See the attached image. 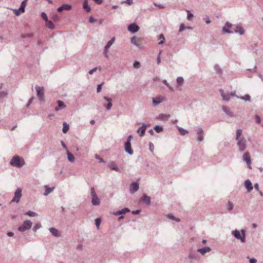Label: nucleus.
I'll list each match as a JSON object with an SVG mask.
<instances>
[{
    "label": "nucleus",
    "mask_w": 263,
    "mask_h": 263,
    "mask_svg": "<svg viewBox=\"0 0 263 263\" xmlns=\"http://www.w3.org/2000/svg\"><path fill=\"white\" fill-rule=\"evenodd\" d=\"M10 164L12 166L21 167L25 164V162L23 160H21L19 156H14L11 159Z\"/></svg>",
    "instance_id": "f257e3e1"
},
{
    "label": "nucleus",
    "mask_w": 263,
    "mask_h": 263,
    "mask_svg": "<svg viewBox=\"0 0 263 263\" xmlns=\"http://www.w3.org/2000/svg\"><path fill=\"white\" fill-rule=\"evenodd\" d=\"M233 235L237 239L240 240L241 242H245L246 240V231L244 229L241 230L240 232L235 230L232 232Z\"/></svg>",
    "instance_id": "f03ea898"
},
{
    "label": "nucleus",
    "mask_w": 263,
    "mask_h": 263,
    "mask_svg": "<svg viewBox=\"0 0 263 263\" xmlns=\"http://www.w3.org/2000/svg\"><path fill=\"white\" fill-rule=\"evenodd\" d=\"M236 141H237L236 145L238 151L240 152H244L247 148V140L246 139L242 138V139Z\"/></svg>",
    "instance_id": "7ed1b4c3"
},
{
    "label": "nucleus",
    "mask_w": 263,
    "mask_h": 263,
    "mask_svg": "<svg viewBox=\"0 0 263 263\" xmlns=\"http://www.w3.org/2000/svg\"><path fill=\"white\" fill-rule=\"evenodd\" d=\"M32 226V222L29 220H25L22 226H21L18 230L21 232H25L26 230H30Z\"/></svg>",
    "instance_id": "20e7f679"
},
{
    "label": "nucleus",
    "mask_w": 263,
    "mask_h": 263,
    "mask_svg": "<svg viewBox=\"0 0 263 263\" xmlns=\"http://www.w3.org/2000/svg\"><path fill=\"white\" fill-rule=\"evenodd\" d=\"M22 196V189L21 188H17L14 193V196L12 200L11 201V203H18L20 201Z\"/></svg>",
    "instance_id": "39448f33"
},
{
    "label": "nucleus",
    "mask_w": 263,
    "mask_h": 263,
    "mask_svg": "<svg viewBox=\"0 0 263 263\" xmlns=\"http://www.w3.org/2000/svg\"><path fill=\"white\" fill-rule=\"evenodd\" d=\"M196 134L198 135L197 140L201 142L203 140V130L200 126L196 127L195 128Z\"/></svg>",
    "instance_id": "423d86ee"
},
{
    "label": "nucleus",
    "mask_w": 263,
    "mask_h": 263,
    "mask_svg": "<svg viewBox=\"0 0 263 263\" xmlns=\"http://www.w3.org/2000/svg\"><path fill=\"white\" fill-rule=\"evenodd\" d=\"M232 31H234V33H237L242 35L245 33V30L242 28V27L239 25L237 24L235 26H233L232 27Z\"/></svg>",
    "instance_id": "0eeeda50"
},
{
    "label": "nucleus",
    "mask_w": 263,
    "mask_h": 263,
    "mask_svg": "<svg viewBox=\"0 0 263 263\" xmlns=\"http://www.w3.org/2000/svg\"><path fill=\"white\" fill-rule=\"evenodd\" d=\"M232 27L233 25L231 23L227 22L222 28V30L225 33H234V31H232Z\"/></svg>",
    "instance_id": "6e6552de"
},
{
    "label": "nucleus",
    "mask_w": 263,
    "mask_h": 263,
    "mask_svg": "<svg viewBox=\"0 0 263 263\" xmlns=\"http://www.w3.org/2000/svg\"><path fill=\"white\" fill-rule=\"evenodd\" d=\"M242 159L244 161H245L248 165V167L249 168H251V158H250V155L249 152H246L242 156Z\"/></svg>",
    "instance_id": "1a4fd4ad"
},
{
    "label": "nucleus",
    "mask_w": 263,
    "mask_h": 263,
    "mask_svg": "<svg viewBox=\"0 0 263 263\" xmlns=\"http://www.w3.org/2000/svg\"><path fill=\"white\" fill-rule=\"evenodd\" d=\"M128 30L132 33L137 32L139 30V27L136 23H132L128 25Z\"/></svg>",
    "instance_id": "9d476101"
},
{
    "label": "nucleus",
    "mask_w": 263,
    "mask_h": 263,
    "mask_svg": "<svg viewBox=\"0 0 263 263\" xmlns=\"http://www.w3.org/2000/svg\"><path fill=\"white\" fill-rule=\"evenodd\" d=\"M139 188V184L137 182H134L130 185L129 192L131 194H133L137 192Z\"/></svg>",
    "instance_id": "9b49d317"
},
{
    "label": "nucleus",
    "mask_w": 263,
    "mask_h": 263,
    "mask_svg": "<svg viewBox=\"0 0 263 263\" xmlns=\"http://www.w3.org/2000/svg\"><path fill=\"white\" fill-rule=\"evenodd\" d=\"M141 201L144 203L146 205H149L151 202V199L149 196L144 194L141 198Z\"/></svg>",
    "instance_id": "f8f14e48"
},
{
    "label": "nucleus",
    "mask_w": 263,
    "mask_h": 263,
    "mask_svg": "<svg viewBox=\"0 0 263 263\" xmlns=\"http://www.w3.org/2000/svg\"><path fill=\"white\" fill-rule=\"evenodd\" d=\"M125 151L129 155H132L134 153L133 150L132 148L131 143H125L124 144Z\"/></svg>",
    "instance_id": "ddd939ff"
},
{
    "label": "nucleus",
    "mask_w": 263,
    "mask_h": 263,
    "mask_svg": "<svg viewBox=\"0 0 263 263\" xmlns=\"http://www.w3.org/2000/svg\"><path fill=\"white\" fill-rule=\"evenodd\" d=\"M146 127V124L143 123L142 125L137 130V133L139 134L140 137H142L144 135Z\"/></svg>",
    "instance_id": "4468645a"
},
{
    "label": "nucleus",
    "mask_w": 263,
    "mask_h": 263,
    "mask_svg": "<svg viewBox=\"0 0 263 263\" xmlns=\"http://www.w3.org/2000/svg\"><path fill=\"white\" fill-rule=\"evenodd\" d=\"M36 90L37 92V96L39 98L40 100H42L43 97L44 96V89L43 87H40L39 86L36 87Z\"/></svg>",
    "instance_id": "2eb2a0df"
},
{
    "label": "nucleus",
    "mask_w": 263,
    "mask_h": 263,
    "mask_svg": "<svg viewBox=\"0 0 263 263\" xmlns=\"http://www.w3.org/2000/svg\"><path fill=\"white\" fill-rule=\"evenodd\" d=\"M222 110L224 113L229 117H234V113L230 110V109L225 106L222 107Z\"/></svg>",
    "instance_id": "dca6fc26"
},
{
    "label": "nucleus",
    "mask_w": 263,
    "mask_h": 263,
    "mask_svg": "<svg viewBox=\"0 0 263 263\" xmlns=\"http://www.w3.org/2000/svg\"><path fill=\"white\" fill-rule=\"evenodd\" d=\"M163 100V98L161 97H158L153 99V104L155 106H156L160 104L161 102H162Z\"/></svg>",
    "instance_id": "f3484780"
},
{
    "label": "nucleus",
    "mask_w": 263,
    "mask_h": 263,
    "mask_svg": "<svg viewBox=\"0 0 263 263\" xmlns=\"http://www.w3.org/2000/svg\"><path fill=\"white\" fill-rule=\"evenodd\" d=\"M245 186L247 189L248 192H251L253 190L252 183L249 179H247L245 181Z\"/></svg>",
    "instance_id": "a211bd4d"
},
{
    "label": "nucleus",
    "mask_w": 263,
    "mask_h": 263,
    "mask_svg": "<svg viewBox=\"0 0 263 263\" xmlns=\"http://www.w3.org/2000/svg\"><path fill=\"white\" fill-rule=\"evenodd\" d=\"M211 250V249L209 247H205L202 248H199L197 249V252L200 253L202 255H204L206 252H209Z\"/></svg>",
    "instance_id": "6ab92c4d"
},
{
    "label": "nucleus",
    "mask_w": 263,
    "mask_h": 263,
    "mask_svg": "<svg viewBox=\"0 0 263 263\" xmlns=\"http://www.w3.org/2000/svg\"><path fill=\"white\" fill-rule=\"evenodd\" d=\"M104 99L106 101H107L108 102V104H107V105L105 106L106 109L107 110H109L111 109V108L112 106V104L111 103V101H112V100L111 98H108L107 97H104Z\"/></svg>",
    "instance_id": "aec40b11"
},
{
    "label": "nucleus",
    "mask_w": 263,
    "mask_h": 263,
    "mask_svg": "<svg viewBox=\"0 0 263 263\" xmlns=\"http://www.w3.org/2000/svg\"><path fill=\"white\" fill-rule=\"evenodd\" d=\"M141 41V39L137 36H133L131 38V43L136 46L139 47V43Z\"/></svg>",
    "instance_id": "412c9836"
},
{
    "label": "nucleus",
    "mask_w": 263,
    "mask_h": 263,
    "mask_svg": "<svg viewBox=\"0 0 263 263\" xmlns=\"http://www.w3.org/2000/svg\"><path fill=\"white\" fill-rule=\"evenodd\" d=\"M49 231L54 237H58L60 236V233L58 230L54 228H50L49 229Z\"/></svg>",
    "instance_id": "4be33fe9"
},
{
    "label": "nucleus",
    "mask_w": 263,
    "mask_h": 263,
    "mask_svg": "<svg viewBox=\"0 0 263 263\" xmlns=\"http://www.w3.org/2000/svg\"><path fill=\"white\" fill-rule=\"evenodd\" d=\"M219 92H220L221 96L223 100L228 101L230 100V95L229 94H225L224 91L222 89H219Z\"/></svg>",
    "instance_id": "5701e85b"
},
{
    "label": "nucleus",
    "mask_w": 263,
    "mask_h": 263,
    "mask_svg": "<svg viewBox=\"0 0 263 263\" xmlns=\"http://www.w3.org/2000/svg\"><path fill=\"white\" fill-rule=\"evenodd\" d=\"M129 212H130V210L127 208H125L121 210H119V211H117L116 212H115L114 215H119L124 214H125L126 213H128Z\"/></svg>",
    "instance_id": "b1692460"
},
{
    "label": "nucleus",
    "mask_w": 263,
    "mask_h": 263,
    "mask_svg": "<svg viewBox=\"0 0 263 263\" xmlns=\"http://www.w3.org/2000/svg\"><path fill=\"white\" fill-rule=\"evenodd\" d=\"M108 167L116 172H120V169L118 168L116 164L114 162H111L108 164Z\"/></svg>",
    "instance_id": "393cba45"
},
{
    "label": "nucleus",
    "mask_w": 263,
    "mask_h": 263,
    "mask_svg": "<svg viewBox=\"0 0 263 263\" xmlns=\"http://www.w3.org/2000/svg\"><path fill=\"white\" fill-rule=\"evenodd\" d=\"M45 192L44 193V196H47L51 193L54 190V187H49L47 185H45Z\"/></svg>",
    "instance_id": "a878e982"
},
{
    "label": "nucleus",
    "mask_w": 263,
    "mask_h": 263,
    "mask_svg": "<svg viewBox=\"0 0 263 263\" xmlns=\"http://www.w3.org/2000/svg\"><path fill=\"white\" fill-rule=\"evenodd\" d=\"M91 203L93 205H99L100 204V201L97 196L92 197Z\"/></svg>",
    "instance_id": "bb28decb"
},
{
    "label": "nucleus",
    "mask_w": 263,
    "mask_h": 263,
    "mask_svg": "<svg viewBox=\"0 0 263 263\" xmlns=\"http://www.w3.org/2000/svg\"><path fill=\"white\" fill-rule=\"evenodd\" d=\"M57 103L58 106L55 109L56 111H58L62 108H65L66 107V105L62 101L58 100Z\"/></svg>",
    "instance_id": "cd10ccee"
},
{
    "label": "nucleus",
    "mask_w": 263,
    "mask_h": 263,
    "mask_svg": "<svg viewBox=\"0 0 263 263\" xmlns=\"http://www.w3.org/2000/svg\"><path fill=\"white\" fill-rule=\"evenodd\" d=\"M177 128L179 133L182 136H184L189 133V132L186 129H185L181 127L177 126Z\"/></svg>",
    "instance_id": "c85d7f7f"
},
{
    "label": "nucleus",
    "mask_w": 263,
    "mask_h": 263,
    "mask_svg": "<svg viewBox=\"0 0 263 263\" xmlns=\"http://www.w3.org/2000/svg\"><path fill=\"white\" fill-rule=\"evenodd\" d=\"M242 131L241 129H237L236 132V140H238L242 139V137H241L242 135Z\"/></svg>",
    "instance_id": "c756f323"
},
{
    "label": "nucleus",
    "mask_w": 263,
    "mask_h": 263,
    "mask_svg": "<svg viewBox=\"0 0 263 263\" xmlns=\"http://www.w3.org/2000/svg\"><path fill=\"white\" fill-rule=\"evenodd\" d=\"M67 159L70 162H73L75 160L74 157L68 151H67Z\"/></svg>",
    "instance_id": "7c9ffc66"
},
{
    "label": "nucleus",
    "mask_w": 263,
    "mask_h": 263,
    "mask_svg": "<svg viewBox=\"0 0 263 263\" xmlns=\"http://www.w3.org/2000/svg\"><path fill=\"white\" fill-rule=\"evenodd\" d=\"M236 98H238V99H240L241 100H245L246 101H250V99H251V97L249 95H245L244 96H242V97H239V96H236Z\"/></svg>",
    "instance_id": "2f4dec72"
},
{
    "label": "nucleus",
    "mask_w": 263,
    "mask_h": 263,
    "mask_svg": "<svg viewBox=\"0 0 263 263\" xmlns=\"http://www.w3.org/2000/svg\"><path fill=\"white\" fill-rule=\"evenodd\" d=\"M115 40V38L113 37L111 40H110L106 44L104 48L106 49H109L110 46L114 44Z\"/></svg>",
    "instance_id": "473e14b6"
},
{
    "label": "nucleus",
    "mask_w": 263,
    "mask_h": 263,
    "mask_svg": "<svg viewBox=\"0 0 263 263\" xmlns=\"http://www.w3.org/2000/svg\"><path fill=\"white\" fill-rule=\"evenodd\" d=\"M169 117H170L169 115H167L166 114H161L159 115L157 118L160 120H167L169 118Z\"/></svg>",
    "instance_id": "72a5a7b5"
},
{
    "label": "nucleus",
    "mask_w": 263,
    "mask_h": 263,
    "mask_svg": "<svg viewBox=\"0 0 263 263\" xmlns=\"http://www.w3.org/2000/svg\"><path fill=\"white\" fill-rule=\"evenodd\" d=\"M214 70L216 71V72L218 74H222V70L220 67V66L218 64H216L214 67Z\"/></svg>",
    "instance_id": "f704fd0d"
},
{
    "label": "nucleus",
    "mask_w": 263,
    "mask_h": 263,
    "mask_svg": "<svg viewBox=\"0 0 263 263\" xmlns=\"http://www.w3.org/2000/svg\"><path fill=\"white\" fill-rule=\"evenodd\" d=\"M69 126L66 122L63 123V127L62 129V132L63 133L65 134L66 133L68 130H69Z\"/></svg>",
    "instance_id": "c9c22d12"
},
{
    "label": "nucleus",
    "mask_w": 263,
    "mask_h": 263,
    "mask_svg": "<svg viewBox=\"0 0 263 263\" xmlns=\"http://www.w3.org/2000/svg\"><path fill=\"white\" fill-rule=\"evenodd\" d=\"M158 40H161L159 43H158V44L159 45H162L164 43V42H165V37H164V36L163 35V34L161 33L160 34L158 37Z\"/></svg>",
    "instance_id": "e433bc0d"
},
{
    "label": "nucleus",
    "mask_w": 263,
    "mask_h": 263,
    "mask_svg": "<svg viewBox=\"0 0 263 263\" xmlns=\"http://www.w3.org/2000/svg\"><path fill=\"white\" fill-rule=\"evenodd\" d=\"M46 27L51 29H53L55 27L53 23L49 20L46 22Z\"/></svg>",
    "instance_id": "4c0bfd02"
},
{
    "label": "nucleus",
    "mask_w": 263,
    "mask_h": 263,
    "mask_svg": "<svg viewBox=\"0 0 263 263\" xmlns=\"http://www.w3.org/2000/svg\"><path fill=\"white\" fill-rule=\"evenodd\" d=\"M154 129L158 133H160L162 132L163 130V127L160 125H158L155 126V127H154Z\"/></svg>",
    "instance_id": "58836bf2"
},
{
    "label": "nucleus",
    "mask_w": 263,
    "mask_h": 263,
    "mask_svg": "<svg viewBox=\"0 0 263 263\" xmlns=\"http://www.w3.org/2000/svg\"><path fill=\"white\" fill-rule=\"evenodd\" d=\"M26 4H27V2L26 1H23L22 2L21 6H20V9L21 10V12H25V7L26 6Z\"/></svg>",
    "instance_id": "ea45409f"
},
{
    "label": "nucleus",
    "mask_w": 263,
    "mask_h": 263,
    "mask_svg": "<svg viewBox=\"0 0 263 263\" xmlns=\"http://www.w3.org/2000/svg\"><path fill=\"white\" fill-rule=\"evenodd\" d=\"M189 258L192 260L197 259V255L193 253H190L189 255Z\"/></svg>",
    "instance_id": "a19ab883"
},
{
    "label": "nucleus",
    "mask_w": 263,
    "mask_h": 263,
    "mask_svg": "<svg viewBox=\"0 0 263 263\" xmlns=\"http://www.w3.org/2000/svg\"><path fill=\"white\" fill-rule=\"evenodd\" d=\"M8 95V92L6 90L0 91V99L5 98Z\"/></svg>",
    "instance_id": "79ce46f5"
},
{
    "label": "nucleus",
    "mask_w": 263,
    "mask_h": 263,
    "mask_svg": "<svg viewBox=\"0 0 263 263\" xmlns=\"http://www.w3.org/2000/svg\"><path fill=\"white\" fill-rule=\"evenodd\" d=\"M83 8L85 9L87 12H89L90 11V7L88 5L87 1H85L83 4Z\"/></svg>",
    "instance_id": "37998d69"
},
{
    "label": "nucleus",
    "mask_w": 263,
    "mask_h": 263,
    "mask_svg": "<svg viewBox=\"0 0 263 263\" xmlns=\"http://www.w3.org/2000/svg\"><path fill=\"white\" fill-rule=\"evenodd\" d=\"M177 83L179 85H182L183 82V78L181 77H179L176 80Z\"/></svg>",
    "instance_id": "c03bdc74"
},
{
    "label": "nucleus",
    "mask_w": 263,
    "mask_h": 263,
    "mask_svg": "<svg viewBox=\"0 0 263 263\" xmlns=\"http://www.w3.org/2000/svg\"><path fill=\"white\" fill-rule=\"evenodd\" d=\"M26 214L30 217H35L37 215V213H36L34 212L31 211H27L26 213Z\"/></svg>",
    "instance_id": "a18cd8bd"
},
{
    "label": "nucleus",
    "mask_w": 263,
    "mask_h": 263,
    "mask_svg": "<svg viewBox=\"0 0 263 263\" xmlns=\"http://www.w3.org/2000/svg\"><path fill=\"white\" fill-rule=\"evenodd\" d=\"M62 7L63 10H69L71 9V6L68 4H63Z\"/></svg>",
    "instance_id": "49530a36"
},
{
    "label": "nucleus",
    "mask_w": 263,
    "mask_h": 263,
    "mask_svg": "<svg viewBox=\"0 0 263 263\" xmlns=\"http://www.w3.org/2000/svg\"><path fill=\"white\" fill-rule=\"evenodd\" d=\"M233 209V204L231 202H228V205H227V209L229 211H231Z\"/></svg>",
    "instance_id": "de8ad7c7"
},
{
    "label": "nucleus",
    "mask_w": 263,
    "mask_h": 263,
    "mask_svg": "<svg viewBox=\"0 0 263 263\" xmlns=\"http://www.w3.org/2000/svg\"><path fill=\"white\" fill-rule=\"evenodd\" d=\"M41 228V224L39 223H36L33 228V231L35 232L38 229Z\"/></svg>",
    "instance_id": "09e8293b"
},
{
    "label": "nucleus",
    "mask_w": 263,
    "mask_h": 263,
    "mask_svg": "<svg viewBox=\"0 0 263 263\" xmlns=\"http://www.w3.org/2000/svg\"><path fill=\"white\" fill-rule=\"evenodd\" d=\"M103 84H104V82H102L98 85L97 88V93H99L100 92H101V89H102V87L103 85Z\"/></svg>",
    "instance_id": "8fccbe9b"
},
{
    "label": "nucleus",
    "mask_w": 263,
    "mask_h": 263,
    "mask_svg": "<svg viewBox=\"0 0 263 263\" xmlns=\"http://www.w3.org/2000/svg\"><path fill=\"white\" fill-rule=\"evenodd\" d=\"M13 11H14V14L16 16L20 15L21 14V12H22L21 10L20 9V8L18 9H13Z\"/></svg>",
    "instance_id": "3c124183"
},
{
    "label": "nucleus",
    "mask_w": 263,
    "mask_h": 263,
    "mask_svg": "<svg viewBox=\"0 0 263 263\" xmlns=\"http://www.w3.org/2000/svg\"><path fill=\"white\" fill-rule=\"evenodd\" d=\"M140 64L138 61H135L133 64V66L135 68H139L140 67Z\"/></svg>",
    "instance_id": "603ef678"
},
{
    "label": "nucleus",
    "mask_w": 263,
    "mask_h": 263,
    "mask_svg": "<svg viewBox=\"0 0 263 263\" xmlns=\"http://www.w3.org/2000/svg\"><path fill=\"white\" fill-rule=\"evenodd\" d=\"M41 16L43 18V19L46 22L48 21V17L45 12H42L41 13Z\"/></svg>",
    "instance_id": "864d4df0"
},
{
    "label": "nucleus",
    "mask_w": 263,
    "mask_h": 263,
    "mask_svg": "<svg viewBox=\"0 0 263 263\" xmlns=\"http://www.w3.org/2000/svg\"><path fill=\"white\" fill-rule=\"evenodd\" d=\"M100 223H101V219L100 218H97L95 219V223H96V227L99 228V226H100Z\"/></svg>",
    "instance_id": "5fc2aeb1"
},
{
    "label": "nucleus",
    "mask_w": 263,
    "mask_h": 263,
    "mask_svg": "<svg viewBox=\"0 0 263 263\" xmlns=\"http://www.w3.org/2000/svg\"><path fill=\"white\" fill-rule=\"evenodd\" d=\"M108 49L104 48V51H103V54H104V57L106 58H108Z\"/></svg>",
    "instance_id": "6e6d98bb"
},
{
    "label": "nucleus",
    "mask_w": 263,
    "mask_h": 263,
    "mask_svg": "<svg viewBox=\"0 0 263 263\" xmlns=\"http://www.w3.org/2000/svg\"><path fill=\"white\" fill-rule=\"evenodd\" d=\"M255 120H256V122L257 123L259 124L260 123L261 119H260V117L258 115H256L255 116Z\"/></svg>",
    "instance_id": "4d7b16f0"
},
{
    "label": "nucleus",
    "mask_w": 263,
    "mask_h": 263,
    "mask_svg": "<svg viewBox=\"0 0 263 263\" xmlns=\"http://www.w3.org/2000/svg\"><path fill=\"white\" fill-rule=\"evenodd\" d=\"M149 151L151 152H153L154 150V146L152 143L150 142L149 143Z\"/></svg>",
    "instance_id": "13d9d810"
},
{
    "label": "nucleus",
    "mask_w": 263,
    "mask_h": 263,
    "mask_svg": "<svg viewBox=\"0 0 263 263\" xmlns=\"http://www.w3.org/2000/svg\"><path fill=\"white\" fill-rule=\"evenodd\" d=\"M161 52H162V51H160L158 55V57H157V63L159 64L161 63V58H160V55H161Z\"/></svg>",
    "instance_id": "bf43d9fd"
},
{
    "label": "nucleus",
    "mask_w": 263,
    "mask_h": 263,
    "mask_svg": "<svg viewBox=\"0 0 263 263\" xmlns=\"http://www.w3.org/2000/svg\"><path fill=\"white\" fill-rule=\"evenodd\" d=\"M91 197H95V196H97L95 193V189L93 187H91Z\"/></svg>",
    "instance_id": "052dcab7"
},
{
    "label": "nucleus",
    "mask_w": 263,
    "mask_h": 263,
    "mask_svg": "<svg viewBox=\"0 0 263 263\" xmlns=\"http://www.w3.org/2000/svg\"><path fill=\"white\" fill-rule=\"evenodd\" d=\"M185 26L184 24L182 23L179 27V32H181L184 29Z\"/></svg>",
    "instance_id": "680f3d73"
},
{
    "label": "nucleus",
    "mask_w": 263,
    "mask_h": 263,
    "mask_svg": "<svg viewBox=\"0 0 263 263\" xmlns=\"http://www.w3.org/2000/svg\"><path fill=\"white\" fill-rule=\"evenodd\" d=\"M133 135H130L128 137V138H127V140H126V141L125 142H126V143H131V140H132V139H133Z\"/></svg>",
    "instance_id": "e2e57ef3"
},
{
    "label": "nucleus",
    "mask_w": 263,
    "mask_h": 263,
    "mask_svg": "<svg viewBox=\"0 0 263 263\" xmlns=\"http://www.w3.org/2000/svg\"><path fill=\"white\" fill-rule=\"evenodd\" d=\"M193 16V14L191 13L189 11H187V18L189 20H191V18Z\"/></svg>",
    "instance_id": "0e129e2a"
},
{
    "label": "nucleus",
    "mask_w": 263,
    "mask_h": 263,
    "mask_svg": "<svg viewBox=\"0 0 263 263\" xmlns=\"http://www.w3.org/2000/svg\"><path fill=\"white\" fill-rule=\"evenodd\" d=\"M33 99H34V97H31V98L29 99V101H28V103L26 104V106H27V107H28L30 106V105L32 103V101H33Z\"/></svg>",
    "instance_id": "69168bd1"
},
{
    "label": "nucleus",
    "mask_w": 263,
    "mask_h": 263,
    "mask_svg": "<svg viewBox=\"0 0 263 263\" xmlns=\"http://www.w3.org/2000/svg\"><path fill=\"white\" fill-rule=\"evenodd\" d=\"M162 82L167 86L171 90H173L172 88L169 85L168 83L167 82L166 80H163Z\"/></svg>",
    "instance_id": "338daca9"
},
{
    "label": "nucleus",
    "mask_w": 263,
    "mask_h": 263,
    "mask_svg": "<svg viewBox=\"0 0 263 263\" xmlns=\"http://www.w3.org/2000/svg\"><path fill=\"white\" fill-rule=\"evenodd\" d=\"M167 216L168 218L172 219L173 220L175 219V217L171 213L168 214Z\"/></svg>",
    "instance_id": "774afa93"
}]
</instances>
